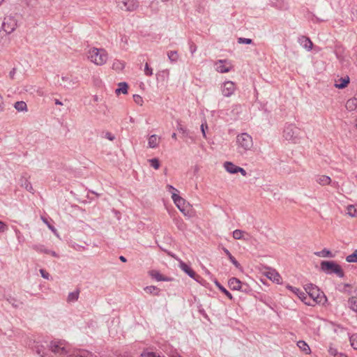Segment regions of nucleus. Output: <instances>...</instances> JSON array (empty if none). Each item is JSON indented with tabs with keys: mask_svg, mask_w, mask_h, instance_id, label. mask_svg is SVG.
I'll list each match as a JSON object with an SVG mask.
<instances>
[{
	"mask_svg": "<svg viewBox=\"0 0 357 357\" xmlns=\"http://www.w3.org/2000/svg\"><path fill=\"white\" fill-rule=\"evenodd\" d=\"M15 73V68H13V69L10 72V76L11 77V78H13Z\"/></svg>",
	"mask_w": 357,
	"mask_h": 357,
	"instance_id": "nucleus-56",
	"label": "nucleus"
},
{
	"mask_svg": "<svg viewBox=\"0 0 357 357\" xmlns=\"http://www.w3.org/2000/svg\"><path fill=\"white\" fill-rule=\"evenodd\" d=\"M236 145L241 153L251 150L253 147L252 137L247 132H243L236 137Z\"/></svg>",
	"mask_w": 357,
	"mask_h": 357,
	"instance_id": "nucleus-3",
	"label": "nucleus"
},
{
	"mask_svg": "<svg viewBox=\"0 0 357 357\" xmlns=\"http://www.w3.org/2000/svg\"><path fill=\"white\" fill-rule=\"evenodd\" d=\"M144 73L146 76H151L153 75V69L149 67L147 63L145 64Z\"/></svg>",
	"mask_w": 357,
	"mask_h": 357,
	"instance_id": "nucleus-41",
	"label": "nucleus"
},
{
	"mask_svg": "<svg viewBox=\"0 0 357 357\" xmlns=\"http://www.w3.org/2000/svg\"><path fill=\"white\" fill-rule=\"evenodd\" d=\"M149 275L156 280L157 281H171L172 279L162 275L157 270H151L149 272Z\"/></svg>",
	"mask_w": 357,
	"mask_h": 357,
	"instance_id": "nucleus-16",
	"label": "nucleus"
},
{
	"mask_svg": "<svg viewBox=\"0 0 357 357\" xmlns=\"http://www.w3.org/2000/svg\"><path fill=\"white\" fill-rule=\"evenodd\" d=\"M120 260L123 262H126V259L123 257V256H121L119 257Z\"/></svg>",
	"mask_w": 357,
	"mask_h": 357,
	"instance_id": "nucleus-59",
	"label": "nucleus"
},
{
	"mask_svg": "<svg viewBox=\"0 0 357 357\" xmlns=\"http://www.w3.org/2000/svg\"><path fill=\"white\" fill-rule=\"evenodd\" d=\"M55 104L56 105H63V103L59 100H58V99L55 100Z\"/></svg>",
	"mask_w": 357,
	"mask_h": 357,
	"instance_id": "nucleus-58",
	"label": "nucleus"
},
{
	"mask_svg": "<svg viewBox=\"0 0 357 357\" xmlns=\"http://www.w3.org/2000/svg\"><path fill=\"white\" fill-rule=\"evenodd\" d=\"M240 172L243 176H245L247 175L246 171L242 168L238 167L237 169V173Z\"/></svg>",
	"mask_w": 357,
	"mask_h": 357,
	"instance_id": "nucleus-50",
	"label": "nucleus"
},
{
	"mask_svg": "<svg viewBox=\"0 0 357 357\" xmlns=\"http://www.w3.org/2000/svg\"><path fill=\"white\" fill-rule=\"evenodd\" d=\"M105 137H106L107 139H108L109 140H110V141H113V140H114V139H115L114 135H112V134L111 132H107L105 133Z\"/></svg>",
	"mask_w": 357,
	"mask_h": 357,
	"instance_id": "nucleus-49",
	"label": "nucleus"
},
{
	"mask_svg": "<svg viewBox=\"0 0 357 357\" xmlns=\"http://www.w3.org/2000/svg\"><path fill=\"white\" fill-rule=\"evenodd\" d=\"M18 26V15L16 13L6 15L1 23V29L6 33H13Z\"/></svg>",
	"mask_w": 357,
	"mask_h": 357,
	"instance_id": "nucleus-4",
	"label": "nucleus"
},
{
	"mask_svg": "<svg viewBox=\"0 0 357 357\" xmlns=\"http://www.w3.org/2000/svg\"><path fill=\"white\" fill-rule=\"evenodd\" d=\"M224 252L225 253V255L228 257V258L230 257V256H232L231 254L230 253V252L225 248H222Z\"/></svg>",
	"mask_w": 357,
	"mask_h": 357,
	"instance_id": "nucleus-52",
	"label": "nucleus"
},
{
	"mask_svg": "<svg viewBox=\"0 0 357 357\" xmlns=\"http://www.w3.org/2000/svg\"><path fill=\"white\" fill-rule=\"evenodd\" d=\"M179 267L182 271H183L186 274H188L190 278L197 280V278L198 275L196 274V273L191 269L185 263L181 261L179 264Z\"/></svg>",
	"mask_w": 357,
	"mask_h": 357,
	"instance_id": "nucleus-15",
	"label": "nucleus"
},
{
	"mask_svg": "<svg viewBox=\"0 0 357 357\" xmlns=\"http://www.w3.org/2000/svg\"><path fill=\"white\" fill-rule=\"evenodd\" d=\"M6 229V225H0V231H4Z\"/></svg>",
	"mask_w": 357,
	"mask_h": 357,
	"instance_id": "nucleus-55",
	"label": "nucleus"
},
{
	"mask_svg": "<svg viewBox=\"0 0 357 357\" xmlns=\"http://www.w3.org/2000/svg\"><path fill=\"white\" fill-rule=\"evenodd\" d=\"M20 185L22 187L24 188L27 191L33 193V188L32 187V185L26 177L22 176V178H20Z\"/></svg>",
	"mask_w": 357,
	"mask_h": 357,
	"instance_id": "nucleus-21",
	"label": "nucleus"
},
{
	"mask_svg": "<svg viewBox=\"0 0 357 357\" xmlns=\"http://www.w3.org/2000/svg\"><path fill=\"white\" fill-rule=\"evenodd\" d=\"M315 255L319 257H333V255H332L331 252L324 249L321 251L315 252Z\"/></svg>",
	"mask_w": 357,
	"mask_h": 357,
	"instance_id": "nucleus-32",
	"label": "nucleus"
},
{
	"mask_svg": "<svg viewBox=\"0 0 357 357\" xmlns=\"http://www.w3.org/2000/svg\"><path fill=\"white\" fill-rule=\"evenodd\" d=\"M128 85L126 82H120L119 84V88L116 89V93L119 94L123 93L126 94L128 93Z\"/></svg>",
	"mask_w": 357,
	"mask_h": 357,
	"instance_id": "nucleus-26",
	"label": "nucleus"
},
{
	"mask_svg": "<svg viewBox=\"0 0 357 357\" xmlns=\"http://www.w3.org/2000/svg\"><path fill=\"white\" fill-rule=\"evenodd\" d=\"M243 236V232L241 230L236 229L233 232V237L235 239H241Z\"/></svg>",
	"mask_w": 357,
	"mask_h": 357,
	"instance_id": "nucleus-38",
	"label": "nucleus"
},
{
	"mask_svg": "<svg viewBox=\"0 0 357 357\" xmlns=\"http://www.w3.org/2000/svg\"><path fill=\"white\" fill-rule=\"evenodd\" d=\"M235 89V84L233 82H224L223 86L222 88V95L225 97H229L234 93Z\"/></svg>",
	"mask_w": 357,
	"mask_h": 357,
	"instance_id": "nucleus-12",
	"label": "nucleus"
},
{
	"mask_svg": "<svg viewBox=\"0 0 357 357\" xmlns=\"http://www.w3.org/2000/svg\"><path fill=\"white\" fill-rule=\"evenodd\" d=\"M150 165L153 167L154 169H158L160 167V161L157 158H152L149 160Z\"/></svg>",
	"mask_w": 357,
	"mask_h": 357,
	"instance_id": "nucleus-36",
	"label": "nucleus"
},
{
	"mask_svg": "<svg viewBox=\"0 0 357 357\" xmlns=\"http://www.w3.org/2000/svg\"><path fill=\"white\" fill-rule=\"evenodd\" d=\"M79 295V291L76 290L68 294L67 301L68 303L75 302L77 301Z\"/></svg>",
	"mask_w": 357,
	"mask_h": 357,
	"instance_id": "nucleus-29",
	"label": "nucleus"
},
{
	"mask_svg": "<svg viewBox=\"0 0 357 357\" xmlns=\"http://www.w3.org/2000/svg\"><path fill=\"white\" fill-rule=\"evenodd\" d=\"M167 188H168V190H169V191H172V190H173V191H177V190H176V188H174L172 185H167Z\"/></svg>",
	"mask_w": 357,
	"mask_h": 357,
	"instance_id": "nucleus-54",
	"label": "nucleus"
},
{
	"mask_svg": "<svg viewBox=\"0 0 357 357\" xmlns=\"http://www.w3.org/2000/svg\"><path fill=\"white\" fill-rule=\"evenodd\" d=\"M346 261L348 263H357V250H355L351 255L347 256Z\"/></svg>",
	"mask_w": 357,
	"mask_h": 357,
	"instance_id": "nucleus-31",
	"label": "nucleus"
},
{
	"mask_svg": "<svg viewBox=\"0 0 357 357\" xmlns=\"http://www.w3.org/2000/svg\"><path fill=\"white\" fill-rule=\"evenodd\" d=\"M208 128V126H207V123H206V121H205L204 123H202L201 125V130H202V132L203 134V136L204 137H206V129Z\"/></svg>",
	"mask_w": 357,
	"mask_h": 357,
	"instance_id": "nucleus-43",
	"label": "nucleus"
},
{
	"mask_svg": "<svg viewBox=\"0 0 357 357\" xmlns=\"http://www.w3.org/2000/svg\"><path fill=\"white\" fill-rule=\"evenodd\" d=\"M215 66L216 70L220 73H228L232 68L231 64L228 63L227 60L226 59L218 60L215 63Z\"/></svg>",
	"mask_w": 357,
	"mask_h": 357,
	"instance_id": "nucleus-11",
	"label": "nucleus"
},
{
	"mask_svg": "<svg viewBox=\"0 0 357 357\" xmlns=\"http://www.w3.org/2000/svg\"><path fill=\"white\" fill-rule=\"evenodd\" d=\"M189 45L190 51L191 54H193L197 51V45L193 42H190Z\"/></svg>",
	"mask_w": 357,
	"mask_h": 357,
	"instance_id": "nucleus-44",
	"label": "nucleus"
},
{
	"mask_svg": "<svg viewBox=\"0 0 357 357\" xmlns=\"http://www.w3.org/2000/svg\"><path fill=\"white\" fill-rule=\"evenodd\" d=\"M133 100L136 104H137L139 105H143V102H144L143 98L139 95H137V94L134 95Z\"/></svg>",
	"mask_w": 357,
	"mask_h": 357,
	"instance_id": "nucleus-39",
	"label": "nucleus"
},
{
	"mask_svg": "<svg viewBox=\"0 0 357 357\" xmlns=\"http://www.w3.org/2000/svg\"><path fill=\"white\" fill-rule=\"evenodd\" d=\"M14 107L18 112H24L27 110L26 103L24 101H17L15 103Z\"/></svg>",
	"mask_w": 357,
	"mask_h": 357,
	"instance_id": "nucleus-28",
	"label": "nucleus"
},
{
	"mask_svg": "<svg viewBox=\"0 0 357 357\" xmlns=\"http://www.w3.org/2000/svg\"><path fill=\"white\" fill-rule=\"evenodd\" d=\"M3 98L2 96L0 95V112H3V109H4V106H3Z\"/></svg>",
	"mask_w": 357,
	"mask_h": 357,
	"instance_id": "nucleus-51",
	"label": "nucleus"
},
{
	"mask_svg": "<svg viewBox=\"0 0 357 357\" xmlns=\"http://www.w3.org/2000/svg\"><path fill=\"white\" fill-rule=\"evenodd\" d=\"M320 268L323 272L327 274L335 273L340 278L344 277V271L342 267L335 261H324L321 263Z\"/></svg>",
	"mask_w": 357,
	"mask_h": 357,
	"instance_id": "nucleus-5",
	"label": "nucleus"
},
{
	"mask_svg": "<svg viewBox=\"0 0 357 357\" xmlns=\"http://www.w3.org/2000/svg\"><path fill=\"white\" fill-rule=\"evenodd\" d=\"M347 305L350 310L357 312V296H351L348 299Z\"/></svg>",
	"mask_w": 357,
	"mask_h": 357,
	"instance_id": "nucleus-22",
	"label": "nucleus"
},
{
	"mask_svg": "<svg viewBox=\"0 0 357 357\" xmlns=\"http://www.w3.org/2000/svg\"><path fill=\"white\" fill-rule=\"evenodd\" d=\"M172 137L174 139H176V134L175 132H174L172 135Z\"/></svg>",
	"mask_w": 357,
	"mask_h": 357,
	"instance_id": "nucleus-61",
	"label": "nucleus"
},
{
	"mask_svg": "<svg viewBox=\"0 0 357 357\" xmlns=\"http://www.w3.org/2000/svg\"><path fill=\"white\" fill-rule=\"evenodd\" d=\"M306 299L304 303L307 305H314L317 303H321L325 300L324 293L320 291L319 289L313 285L308 286L305 288Z\"/></svg>",
	"mask_w": 357,
	"mask_h": 357,
	"instance_id": "nucleus-1",
	"label": "nucleus"
},
{
	"mask_svg": "<svg viewBox=\"0 0 357 357\" xmlns=\"http://www.w3.org/2000/svg\"><path fill=\"white\" fill-rule=\"evenodd\" d=\"M316 181L321 185H329L331 182V178L326 175L319 176Z\"/></svg>",
	"mask_w": 357,
	"mask_h": 357,
	"instance_id": "nucleus-24",
	"label": "nucleus"
},
{
	"mask_svg": "<svg viewBox=\"0 0 357 357\" xmlns=\"http://www.w3.org/2000/svg\"><path fill=\"white\" fill-rule=\"evenodd\" d=\"M144 291L149 294H153L155 296H158L160 293V289L155 286H148L144 288Z\"/></svg>",
	"mask_w": 357,
	"mask_h": 357,
	"instance_id": "nucleus-25",
	"label": "nucleus"
},
{
	"mask_svg": "<svg viewBox=\"0 0 357 357\" xmlns=\"http://www.w3.org/2000/svg\"><path fill=\"white\" fill-rule=\"evenodd\" d=\"M339 357H348L347 355L340 354Z\"/></svg>",
	"mask_w": 357,
	"mask_h": 357,
	"instance_id": "nucleus-64",
	"label": "nucleus"
},
{
	"mask_svg": "<svg viewBox=\"0 0 357 357\" xmlns=\"http://www.w3.org/2000/svg\"><path fill=\"white\" fill-rule=\"evenodd\" d=\"M180 130L183 132V133H185L186 132L185 129L183 128H180Z\"/></svg>",
	"mask_w": 357,
	"mask_h": 357,
	"instance_id": "nucleus-63",
	"label": "nucleus"
},
{
	"mask_svg": "<svg viewBox=\"0 0 357 357\" xmlns=\"http://www.w3.org/2000/svg\"><path fill=\"white\" fill-rule=\"evenodd\" d=\"M36 351H37V353H38L39 355H40V356H41V357H43V356L40 354L41 349H38L36 350Z\"/></svg>",
	"mask_w": 357,
	"mask_h": 357,
	"instance_id": "nucleus-62",
	"label": "nucleus"
},
{
	"mask_svg": "<svg viewBox=\"0 0 357 357\" xmlns=\"http://www.w3.org/2000/svg\"><path fill=\"white\" fill-rule=\"evenodd\" d=\"M167 56L171 62H176L178 59V54L177 51L168 52Z\"/></svg>",
	"mask_w": 357,
	"mask_h": 357,
	"instance_id": "nucleus-34",
	"label": "nucleus"
},
{
	"mask_svg": "<svg viewBox=\"0 0 357 357\" xmlns=\"http://www.w3.org/2000/svg\"><path fill=\"white\" fill-rule=\"evenodd\" d=\"M228 284L229 287L233 290H239L241 287V281L236 278L229 279Z\"/></svg>",
	"mask_w": 357,
	"mask_h": 357,
	"instance_id": "nucleus-20",
	"label": "nucleus"
},
{
	"mask_svg": "<svg viewBox=\"0 0 357 357\" xmlns=\"http://www.w3.org/2000/svg\"><path fill=\"white\" fill-rule=\"evenodd\" d=\"M52 352L57 355H64L68 352L67 343L64 340H54L49 345Z\"/></svg>",
	"mask_w": 357,
	"mask_h": 357,
	"instance_id": "nucleus-6",
	"label": "nucleus"
},
{
	"mask_svg": "<svg viewBox=\"0 0 357 357\" xmlns=\"http://www.w3.org/2000/svg\"><path fill=\"white\" fill-rule=\"evenodd\" d=\"M287 289H288L292 294L298 296L301 301H302L303 303L305 301V299H306V293L304 291H302L301 289L292 287L291 285H287Z\"/></svg>",
	"mask_w": 357,
	"mask_h": 357,
	"instance_id": "nucleus-14",
	"label": "nucleus"
},
{
	"mask_svg": "<svg viewBox=\"0 0 357 357\" xmlns=\"http://www.w3.org/2000/svg\"><path fill=\"white\" fill-rule=\"evenodd\" d=\"M298 129L293 125L287 126L283 132V136L287 140L293 142L294 143L298 142L300 137L298 135Z\"/></svg>",
	"mask_w": 357,
	"mask_h": 357,
	"instance_id": "nucleus-8",
	"label": "nucleus"
},
{
	"mask_svg": "<svg viewBox=\"0 0 357 357\" xmlns=\"http://www.w3.org/2000/svg\"><path fill=\"white\" fill-rule=\"evenodd\" d=\"M347 213L351 217H357V204L349 205L347 207Z\"/></svg>",
	"mask_w": 357,
	"mask_h": 357,
	"instance_id": "nucleus-27",
	"label": "nucleus"
},
{
	"mask_svg": "<svg viewBox=\"0 0 357 357\" xmlns=\"http://www.w3.org/2000/svg\"><path fill=\"white\" fill-rule=\"evenodd\" d=\"M141 357H159L155 355L153 352L145 351L141 354Z\"/></svg>",
	"mask_w": 357,
	"mask_h": 357,
	"instance_id": "nucleus-42",
	"label": "nucleus"
},
{
	"mask_svg": "<svg viewBox=\"0 0 357 357\" xmlns=\"http://www.w3.org/2000/svg\"><path fill=\"white\" fill-rule=\"evenodd\" d=\"M125 67V63L119 60H116L112 64V69L116 71L122 70Z\"/></svg>",
	"mask_w": 357,
	"mask_h": 357,
	"instance_id": "nucleus-30",
	"label": "nucleus"
},
{
	"mask_svg": "<svg viewBox=\"0 0 357 357\" xmlns=\"http://www.w3.org/2000/svg\"><path fill=\"white\" fill-rule=\"evenodd\" d=\"M40 273L41 274V276L45 278V279H47V280H49L50 278V275L49 273H47L46 271H45L44 269H40Z\"/></svg>",
	"mask_w": 357,
	"mask_h": 357,
	"instance_id": "nucleus-45",
	"label": "nucleus"
},
{
	"mask_svg": "<svg viewBox=\"0 0 357 357\" xmlns=\"http://www.w3.org/2000/svg\"><path fill=\"white\" fill-rule=\"evenodd\" d=\"M356 107L357 104L356 99H349L346 102V108L350 111L355 109Z\"/></svg>",
	"mask_w": 357,
	"mask_h": 357,
	"instance_id": "nucleus-33",
	"label": "nucleus"
},
{
	"mask_svg": "<svg viewBox=\"0 0 357 357\" xmlns=\"http://www.w3.org/2000/svg\"><path fill=\"white\" fill-rule=\"evenodd\" d=\"M172 198L176 205V206L179 208V210L185 215L188 216H191L193 213L191 210H188V206L186 204L185 200L180 197L176 193H172Z\"/></svg>",
	"mask_w": 357,
	"mask_h": 357,
	"instance_id": "nucleus-7",
	"label": "nucleus"
},
{
	"mask_svg": "<svg viewBox=\"0 0 357 357\" xmlns=\"http://www.w3.org/2000/svg\"><path fill=\"white\" fill-rule=\"evenodd\" d=\"M229 259L236 268H238L241 267L240 264L236 261V259L233 256H230Z\"/></svg>",
	"mask_w": 357,
	"mask_h": 357,
	"instance_id": "nucleus-46",
	"label": "nucleus"
},
{
	"mask_svg": "<svg viewBox=\"0 0 357 357\" xmlns=\"http://www.w3.org/2000/svg\"><path fill=\"white\" fill-rule=\"evenodd\" d=\"M298 43L307 51H311L313 47V43L310 38L305 36H301L298 38Z\"/></svg>",
	"mask_w": 357,
	"mask_h": 357,
	"instance_id": "nucleus-13",
	"label": "nucleus"
},
{
	"mask_svg": "<svg viewBox=\"0 0 357 357\" xmlns=\"http://www.w3.org/2000/svg\"><path fill=\"white\" fill-rule=\"evenodd\" d=\"M328 352H329L330 354H331L332 356H335L337 354V349L333 348V347H329Z\"/></svg>",
	"mask_w": 357,
	"mask_h": 357,
	"instance_id": "nucleus-48",
	"label": "nucleus"
},
{
	"mask_svg": "<svg viewBox=\"0 0 357 357\" xmlns=\"http://www.w3.org/2000/svg\"><path fill=\"white\" fill-rule=\"evenodd\" d=\"M215 284L219 288V289L222 292H223L230 300H231L233 298L232 295L225 287H223L220 283L216 282Z\"/></svg>",
	"mask_w": 357,
	"mask_h": 357,
	"instance_id": "nucleus-35",
	"label": "nucleus"
},
{
	"mask_svg": "<svg viewBox=\"0 0 357 357\" xmlns=\"http://www.w3.org/2000/svg\"><path fill=\"white\" fill-rule=\"evenodd\" d=\"M263 274L270 280L277 284H280L282 282V277L275 269L266 268Z\"/></svg>",
	"mask_w": 357,
	"mask_h": 357,
	"instance_id": "nucleus-10",
	"label": "nucleus"
},
{
	"mask_svg": "<svg viewBox=\"0 0 357 357\" xmlns=\"http://www.w3.org/2000/svg\"><path fill=\"white\" fill-rule=\"evenodd\" d=\"M297 346L304 354L309 355L311 354V349L309 345L303 340H299L297 342Z\"/></svg>",
	"mask_w": 357,
	"mask_h": 357,
	"instance_id": "nucleus-18",
	"label": "nucleus"
},
{
	"mask_svg": "<svg viewBox=\"0 0 357 357\" xmlns=\"http://www.w3.org/2000/svg\"><path fill=\"white\" fill-rule=\"evenodd\" d=\"M350 342L351 347L354 349H357V333L354 334L350 337Z\"/></svg>",
	"mask_w": 357,
	"mask_h": 357,
	"instance_id": "nucleus-37",
	"label": "nucleus"
},
{
	"mask_svg": "<svg viewBox=\"0 0 357 357\" xmlns=\"http://www.w3.org/2000/svg\"><path fill=\"white\" fill-rule=\"evenodd\" d=\"M47 227L50 229H51L56 235H57L56 232V230L54 229V227L52 225H50V224H48L47 225Z\"/></svg>",
	"mask_w": 357,
	"mask_h": 357,
	"instance_id": "nucleus-53",
	"label": "nucleus"
},
{
	"mask_svg": "<svg viewBox=\"0 0 357 357\" xmlns=\"http://www.w3.org/2000/svg\"><path fill=\"white\" fill-rule=\"evenodd\" d=\"M238 43L240 44H251L252 40L250 38H238Z\"/></svg>",
	"mask_w": 357,
	"mask_h": 357,
	"instance_id": "nucleus-40",
	"label": "nucleus"
},
{
	"mask_svg": "<svg viewBox=\"0 0 357 357\" xmlns=\"http://www.w3.org/2000/svg\"><path fill=\"white\" fill-rule=\"evenodd\" d=\"M169 75V70H167V69L163 70H162V71H160V72H159L158 73V77H160V76H162V77H165V76L168 77Z\"/></svg>",
	"mask_w": 357,
	"mask_h": 357,
	"instance_id": "nucleus-47",
	"label": "nucleus"
},
{
	"mask_svg": "<svg viewBox=\"0 0 357 357\" xmlns=\"http://www.w3.org/2000/svg\"><path fill=\"white\" fill-rule=\"evenodd\" d=\"M41 219L44 223H49L48 221L47 220V219L45 218L44 217L41 216Z\"/></svg>",
	"mask_w": 357,
	"mask_h": 357,
	"instance_id": "nucleus-60",
	"label": "nucleus"
},
{
	"mask_svg": "<svg viewBox=\"0 0 357 357\" xmlns=\"http://www.w3.org/2000/svg\"><path fill=\"white\" fill-rule=\"evenodd\" d=\"M68 357H84L83 355H79V354H73V355H70V356Z\"/></svg>",
	"mask_w": 357,
	"mask_h": 357,
	"instance_id": "nucleus-57",
	"label": "nucleus"
},
{
	"mask_svg": "<svg viewBox=\"0 0 357 357\" xmlns=\"http://www.w3.org/2000/svg\"><path fill=\"white\" fill-rule=\"evenodd\" d=\"M88 59L98 66L104 65L108 59V55L105 49L102 48H91L87 54Z\"/></svg>",
	"mask_w": 357,
	"mask_h": 357,
	"instance_id": "nucleus-2",
	"label": "nucleus"
},
{
	"mask_svg": "<svg viewBox=\"0 0 357 357\" xmlns=\"http://www.w3.org/2000/svg\"><path fill=\"white\" fill-rule=\"evenodd\" d=\"M122 10L132 11L137 8V0H116Z\"/></svg>",
	"mask_w": 357,
	"mask_h": 357,
	"instance_id": "nucleus-9",
	"label": "nucleus"
},
{
	"mask_svg": "<svg viewBox=\"0 0 357 357\" xmlns=\"http://www.w3.org/2000/svg\"><path fill=\"white\" fill-rule=\"evenodd\" d=\"M349 83V77L346 76L344 77H341L335 81V86L337 89H344L348 84Z\"/></svg>",
	"mask_w": 357,
	"mask_h": 357,
	"instance_id": "nucleus-17",
	"label": "nucleus"
},
{
	"mask_svg": "<svg viewBox=\"0 0 357 357\" xmlns=\"http://www.w3.org/2000/svg\"><path fill=\"white\" fill-rule=\"evenodd\" d=\"M148 144L150 148H156L159 144V138L156 135H152L149 138Z\"/></svg>",
	"mask_w": 357,
	"mask_h": 357,
	"instance_id": "nucleus-23",
	"label": "nucleus"
},
{
	"mask_svg": "<svg viewBox=\"0 0 357 357\" xmlns=\"http://www.w3.org/2000/svg\"><path fill=\"white\" fill-rule=\"evenodd\" d=\"M223 166L226 171L230 174H236L238 166H236L231 162L227 161L224 162Z\"/></svg>",
	"mask_w": 357,
	"mask_h": 357,
	"instance_id": "nucleus-19",
	"label": "nucleus"
}]
</instances>
